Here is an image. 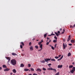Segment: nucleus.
Instances as JSON below:
<instances>
[{"instance_id": "45", "label": "nucleus", "mask_w": 75, "mask_h": 75, "mask_svg": "<svg viewBox=\"0 0 75 75\" xmlns=\"http://www.w3.org/2000/svg\"><path fill=\"white\" fill-rule=\"evenodd\" d=\"M48 66H50V65H51V64L50 63L48 64Z\"/></svg>"}, {"instance_id": "44", "label": "nucleus", "mask_w": 75, "mask_h": 75, "mask_svg": "<svg viewBox=\"0 0 75 75\" xmlns=\"http://www.w3.org/2000/svg\"><path fill=\"white\" fill-rule=\"evenodd\" d=\"M33 75H38V74L35 73H34L33 74Z\"/></svg>"}, {"instance_id": "58", "label": "nucleus", "mask_w": 75, "mask_h": 75, "mask_svg": "<svg viewBox=\"0 0 75 75\" xmlns=\"http://www.w3.org/2000/svg\"><path fill=\"white\" fill-rule=\"evenodd\" d=\"M12 74H13V73H11L10 75H12Z\"/></svg>"}, {"instance_id": "24", "label": "nucleus", "mask_w": 75, "mask_h": 75, "mask_svg": "<svg viewBox=\"0 0 75 75\" xmlns=\"http://www.w3.org/2000/svg\"><path fill=\"white\" fill-rule=\"evenodd\" d=\"M47 33L45 34L44 35V38H46V37H47Z\"/></svg>"}, {"instance_id": "49", "label": "nucleus", "mask_w": 75, "mask_h": 75, "mask_svg": "<svg viewBox=\"0 0 75 75\" xmlns=\"http://www.w3.org/2000/svg\"><path fill=\"white\" fill-rule=\"evenodd\" d=\"M41 50H42V49H41L38 50V51H41Z\"/></svg>"}, {"instance_id": "36", "label": "nucleus", "mask_w": 75, "mask_h": 75, "mask_svg": "<svg viewBox=\"0 0 75 75\" xmlns=\"http://www.w3.org/2000/svg\"><path fill=\"white\" fill-rule=\"evenodd\" d=\"M54 38L56 40H57V37H56V35H55V36L54 37Z\"/></svg>"}, {"instance_id": "7", "label": "nucleus", "mask_w": 75, "mask_h": 75, "mask_svg": "<svg viewBox=\"0 0 75 75\" xmlns=\"http://www.w3.org/2000/svg\"><path fill=\"white\" fill-rule=\"evenodd\" d=\"M50 60L51 59H50L47 58L46 59H45V62H48V61H50Z\"/></svg>"}, {"instance_id": "54", "label": "nucleus", "mask_w": 75, "mask_h": 75, "mask_svg": "<svg viewBox=\"0 0 75 75\" xmlns=\"http://www.w3.org/2000/svg\"><path fill=\"white\" fill-rule=\"evenodd\" d=\"M47 40H50V38H47Z\"/></svg>"}, {"instance_id": "3", "label": "nucleus", "mask_w": 75, "mask_h": 75, "mask_svg": "<svg viewBox=\"0 0 75 75\" xmlns=\"http://www.w3.org/2000/svg\"><path fill=\"white\" fill-rule=\"evenodd\" d=\"M63 46L64 50H65V48L67 47V45H65V44L64 43H63Z\"/></svg>"}, {"instance_id": "55", "label": "nucleus", "mask_w": 75, "mask_h": 75, "mask_svg": "<svg viewBox=\"0 0 75 75\" xmlns=\"http://www.w3.org/2000/svg\"><path fill=\"white\" fill-rule=\"evenodd\" d=\"M61 30H62V28H60L59 30V31H61Z\"/></svg>"}, {"instance_id": "34", "label": "nucleus", "mask_w": 75, "mask_h": 75, "mask_svg": "<svg viewBox=\"0 0 75 75\" xmlns=\"http://www.w3.org/2000/svg\"><path fill=\"white\" fill-rule=\"evenodd\" d=\"M42 69L44 71H46V69L44 68V67H43L42 68Z\"/></svg>"}, {"instance_id": "41", "label": "nucleus", "mask_w": 75, "mask_h": 75, "mask_svg": "<svg viewBox=\"0 0 75 75\" xmlns=\"http://www.w3.org/2000/svg\"><path fill=\"white\" fill-rule=\"evenodd\" d=\"M52 35H55V34H53V32L52 33V34H51Z\"/></svg>"}, {"instance_id": "39", "label": "nucleus", "mask_w": 75, "mask_h": 75, "mask_svg": "<svg viewBox=\"0 0 75 75\" xmlns=\"http://www.w3.org/2000/svg\"><path fill=\"white\" fill-rule=\"evenodd\" d=\"M70 28H74V27L72 25H71L70 26Z\"/></svg>"}, {"instance_id": "30", "label": "nucleus", "mask_w": 75, "mask_h": 75, "mask_svg": "<svg viewBox=\"0 0 75 75\" xmlns=\"http://www.w3.org/2000/svg\"><path fill=\"white\" fill-rule=\"evenodd\" d=\"M51 48L52 49V50H55V49H54V47L52 46H51Z\"/></svg>"}, {"instance_id": "8", "label": "nucleus", "mask_w": 75, "mask_h": 75, "mask_svg": "<svg viewBox=\"0 0 75 75\" xmlns=\"http://www.w3.org/2000/svg\"><path fill=\"white\" fill-rule=\"evenodd\" d=\"M10 71V69L8 68H6L4 70V71Z\"/></svg>"}, {"instance_id": "57", "label": "nucleus", "mask_w": 75, "mask_h": 75, "mask_svg": "<svg viewBox=\"0 0 75 75\" xmlns=\"http://www.w3.org/2000/svg\"><path fill=\"white\" fill-rule=\"evenodd\" d=\"M64 32H62V34H64Z\"/></svg>"}, {"instance_id": "6", "label": "nucleus", "mask_w": 75, "mask_h": 75, "mask_svg": "<svg viewBox=\"0 0 75 75\" xmlns=\"http://www.w3.org/2000/svg\"><path fill=\"white\" fill-rule=\"evenodd\" d=\"M62 65H58L57 66V68H62Z\"/></svg>"}, {"instance_id": "43", "label": "nucleus", "mask_w": 75, "mask_h": 75, "mask_svg": "<svg viewBox=\"0 0 75 75\" xmlns=\"http://www.w3.org/2000/svg\"><path fill=\"white\" fill-rule=\"evenodd\" d=\"M49 42H47L46 43V45H48V44H49Z\"/></svg>"}, {"instance_id": "47", "label": "nucleus", "mask_w": 75, "mask_h": 75, "mask_svg": "<svg viewBox=\"0 0 75 75\" xmlns=\"http://www.w3.org/2000/svg\"><path fill=\"white\" fill-rule=\"evenodd\" d=\"M72 44H69V45L70 46H71L72 45Z\"/></svg>"}, {"instance_id": "9", "label": "nucleus", "mask_w": 75, "mask_h": 75, "mask_svg": "<svg viewBox=\"0 0 75 75\" xmlns=\"http://www.w3.org/2000/svg\"><path fill=\"white\" fill-rule=\"evenodd\" d=\"M36 71H39V72H41V69L40 68H38L36 70Z\"/></svg>"}, {"instance_id": "28", "label": "nucleus", "mask_w": 75, "mask_h": 75, "mask_svg": "<svg viewBox=\"0 0 75 75\" xmlns=\"http://www.w3.org/2000/svg\"><path fill=\"white\" fill-rule=\"evenodd\" d=\"M35 48H36V49H38V46L36 45V46H35Z\"/></svg>"}, {"instance_id": "59", "label": "nucleus", "mask_w": 75, "mask_h": 75, "mask_svg": "<svg viewBox=\"0 0 75 75\" xmlns=\"http://www.w3.org/2000/svg\"><path fill=\"white\" fill-rule=\"evenodd\" d=\"M45 71H44L43 72V74H45Z\"/></svg>"}, {"instance_id": "14", "label": "nucleus", "mask_w": 75, "mask_h": 75, "mask_svg": "<svg viewBox=\"0 0 75 75\" xmlns=\"http://www.w3.org/2000/svg\"><path fill=\"white\" fill-rule=\"evenodd\" d=\"M71 43H74L75 42V40H71Z\"/></svg>"}, {"instance_id": "25", "label": "nucleus", "mask_w": 75, "mask_h": 75, "mask_svg": "<svg viewBox=\"0 0 75 75\" xmlns=\"http://www.w3.org/2000/svg\"><path fill=\"white\" fill-rule=\"evenodd\" d=\"M21 44H22V45L23 46H24V44L23 42H21Z\"/></svg>"}, {"instance_id": "51", "label": "nucleus", "mask_w": 75, "mask_h": 75, "mask_svg": "<svg viewBox=\"0 0 75 75\" xmlns=\"http://www.w3.org/2000/svg\"><path fill=\"white\" fill-rule=\"evenodd\" d=\"M63 41H64V42L65 41V39H63Z\"/></svg>"}, {"instance_id": "33", "label": "nucleus", "mask_w": 75, "mask_h": 75, "mask_svg": "<svg viewBox=\"0 0 75 75\" xmlns=\"http://www.w3.org/2000/svg\"><path fill=\"white\" fill-rule=\"evenodd\" d=\"M72 70H74V71H75V67H73V69H72Z\"/></svg>"}, {"instance_id": "42", "label": "nucleus", "mask_w": 75, "mask_h": 75, "mask_svg": "<svg viewBox=\"0 0 75 75\" xmlns=\"http://www.w3.org/2000/svg\"><path fill=\"white\" fill-rule=\"evenodd\" d=\"M31 44H32L31 42H30L29 43V45L30 46L31 45Z\"/></svg>"}, {"instance_id": "52", "label": "nucleus", "mask_w": 75, "mask_h": 75, "mask_svg": "<svg viewBox=\"0 0 75 75\" xmlns=\"http://www.w3.org/2000/svg\"><path fill=\"white\" fill-rule=\"evenodd\" d=\"M63 32H65V29H63Z\"/></svg>"}, {"instance_id": "31", "label": "nucleus", "mask_w": 75, "mask_h": 75, "mask_svg": "<svg viewBox=\"0 0 75 75\" xmlns=\"http://www.w3.org/2000/svg\"><path fill=\"white\" fill-rule=\"evenodd\" d=\"M59 75V72H58L56 74H55V75Z\"/></svg>"}, {"instance_id": "32", "label": "nucleus", "mask_w": 75, "mask_h": 75, "mask_svg": "<svg viewBox=\"0 0 75 75\" xmlns=\"http://www.w3.org/2000/svg\"><path fill=\"white\" fill-rule=\"evenodd\" d=\"M55 58L56 59H58V58H59V57L56 56L55 57Z\"/></svg>"}, {"instance_id": "21", "label": "nucleus", "mask_w": 75, "mask_h": 75, "mask_svg": "<svg viewBox=\"0 0 75 75\" xmlns=\"http://www.w3.org/2000/svg\"><path fill=\"white\" fill-rule=\"evenodd\" d=\"M12 54L13 55H17V54L14 53H12Z\"/></svg>"}, {"instance_id": "50", "label": "nucleus", "mask_w": 75, "mask_h": 75, "mask_svg": "<svg viewBox=\"0 0 75 75\" xmlns=\"http://www.w3.org/2000/svg\"><path fill=\"white\" fill-rule=\"evenodd\" d=\"M62 55H59V57H61Z\"/></svg>"}, {"instance_id": "5", "label": "nucleus", "mask_w": 75, "mask_h": 75, "mask_svg": "<svg viewBox=\"0 0 75 75\" xmlns=\"http://www.w3.org/2000/svg\"><path fill=\"white\" fill-rule=\"evenodd\" d=\"M71 35H69V37L68 38L67 41L68 42L70 40H71Z\"/></svg>"}, {"instance_id": "12", "label": "nucleus", "mask_w": 75, "mask_h": 75, "mask_svg": "<svg viewBox=\"0 0 75 75\" xmlns=\"http://www.w3.org/2000/svg\"><path fill=\"white\" fill-rule=\"evenodd\" d=\"M13 72V73H16L17 72V71H16V70L15 69H13L12 70Z\"/></svg>"}, {"instance_id": "62", "label": "nucleus", "mask_w": 75, "mask_h": 75, "mask_svg": "<svg viewBox=\"0 0 75 75\" xmlns=\"http://www.w3.org/2000/svg\"><path fill=\"white\" fill-rule=\"evenodd\" d=\"M34 40H35V39L34 38L33 39V41H34Z\"/></svg>"}, {"instance_id": "37", "label": "nucleus", "mask_w": 75, "mask_h": 75, "mask_svg": "<svg viewBox=\"0 0 75 75\" xmlns=\"http://www.w3.org/2000/svg\"><path fill=\"white\" fill-rule=\"evenodd\" d=\"M20 47L21 48H23V46L22 45H21Z\"/></svg>"}, {"instance_id": "15", "label": "nucleus", "mask_w": 75, "mask_h": 75, "mask_svg": "<svg viewBox=\"0 0 75 75\" xmlns=\"http://www.w3.org/2000/svg\"><path fill=\"white\" fill-rule=\"evenodd\" d=\"M40 48L42 50V44H41L40 45Z\"/></svg>"}, {"instance_id": "64", "label": "nucleus", "mask_w": 75, "mask_h": 75, "mask_svg": "<svg viewBox=\"0 0 75 75\" xmlns=\"http://www.w3.org/2000/svg\"><path fill=\"white\" fill-rule=\"evenodd\" d=\"M36 41H39V40H36Z\"/></svg>"}, {"instance_id": "53", "label": "nucleus", "mask_w": 75, "mask_h": 75, "mask_svg": "<svg viewBox=\"0 0 75 75\" xmlns=\"http://www.w3.org/2000/svg\"><path fill=\"white\" fill-rule=\"evenodd\" d=\"M2 69V68L1 67H0V70H1V69Z\"/></svg>"}, {"instance_id": "46", "label": "nucleus", "mask_w": 75, "mask_h": 75, "mask_svg": "<svg viewBox=\"0 0 75 75\" xmlns=\"http://www.w3.org/2000/svg\"><path fill=\"white\" fill-rule=\"evenodd\" d=\"M41 41H41L40 42L41 43H41H42V42H43V41H42V40Z\"/></svg>"}, {"instance_id": "17", "label": "nucleus", "mask_w": 75, "mask_h": 75, "mask_svg": "<svg viewBox=\"0 0 75 75\" xmlns=\"http://www.w3.org/2000/svg\"><path fill=\"white\" fill-rule=\"evenodd\" d=\"M71 55V53H69L67 55L68 57H70Z\"/></svg>"}, {"instance_id": "13", "label": "nucleus", "mask_w": 75, "mask_h": 75, "mask_svg": "<svg viewBox=\"0 0 75 75\" xmlns=\"http://www.w3.org/2000/svg\"><path fill=\"white\" fill-rule=\"evenodd\" d=\"M63 55H62L61 57L60 58L57 59V61H60V60H61V59H62V58H63Z\"/></svg>"}, {"instance_id": "29", "label": "nucleus", "mask_w": 75, "mask_h": 75, "mask_svg": "<svg viewBox=\"0 0 75 75\" xmlns=\"http://www.w3.org/2000/svg\"><path fill=\"white\" fill-rule=\"evenodd\" d=\"M51 61H55V60L54 59H51Z\"/></svg>"}, {"instance_id": "23", "label": "nucleus", "mask_w": 75, "mask_h": 75, "mask_svg": "<svg viewBox=\"0 0 75 75\" xmlns=\"http://www.w3.org/2000/svg\"><path fill=\"white\" fill-rule=\"evenodd\" d=\"M40 62H42V63H45V62L44 60L41 61Z\"/></svg>"}, {"instance_id": "26", "label": "nucleus", "mask_w": 75, "mask_h": 75, "mask_svg": "<svg viewBox=\"0 0 75 75\" xmlns=\"http://www.w3.org/2000/svg\"><path fill=\"white\" fill-rule=\"evenodd\" d=\"M53 42H57V41L56 40H54L53 41Z\"/></svg>"}, {"instance_id": "1", "label": "nucleus", "mask_w": 75, "mask_h": 75, "mask_svg": "<svg viewBox=\"0 0 75 75\" xmlns=\"http://www.w3.org/2000/svg\"><path fill=\"white\" fill-rule=\"evenodd\" d=\"M11 64L13 65H15L16 64V60L15 59H13L11 60Z\"/></svg>"}, {"instance_id": "60", "label": "nucleus", "mask_w": 75, "mask_h": 75, "mask_svg": "<svg viewBox=\"0 0 75 75\" xmlns=\"http://www.w3.org/2000/svg\"><path fill=\"white\" fill-rule=\"evenodd\" d=\"M51 35H48V36H51Z\"/></svg>"}, {"instance_id": "10", "label": "nucleus", "mask_w": 75, "mask_h": 75, "mask_svg": "<svg viewBox=\"0 0 75 75\" xmlns=\"http://www.w3.org/2000/svg\"><path fill=\"white\" fill-rule=\"evenodd\" d=\"M24 67V65L23 63L21 64L20 67Z\"/></svg>"}, {"instance_id": "19", "label": "nucleus", "mask_w": 75, "mask_h": 75, "mask_svg": "<svg viewBox=\"0 0 75 75\" xmlns=\"http://www.w3.org/2000/svg\"><path fill=\"white\" fill-rule=\"evenodd\" d=\"M24 71H29V69H24Z\"/></svg>"}, {"instance_id": "56", "label": "nucleus", "mask_w": 75, "mask_h": 75, "mask_svg": "<svg viewBox=\"0 0 75 75\" xmlns=\"http://www.w3.org/2000/svg\"><path fill=\"white\" fill-rule=\"evenodd\" d=\"M75 27V24H74V25H73V27Z\"/></svg>"}, {"instance_id": "18", "label": "nucleus", "mask_w": 75, "mask_h": 75, "mask_svg": "<svg viewBox=\"0 0 75 75\" xmlns=\"http://www.w3.org/2000/svg\"><path fill=\"white\" fill-rule=\"evenodd\" d=\"M2 67L3 68H7V66H6V65H3L2 66Z\"/></svg>"}, {"instance_id": "22", "label": "nucleus", "mask_w": 75, "mask_h": 75, "mask_svg": "<svg viewBox=\"0 0 75 75\" xmlns=\"http://www.w3.org/2000/svg\"><path fill=\"white\" fill-rule=\"evenodd\" d=\"M73 67V65H70L69 66V68H72Z\"/></svg>"}, {"instance_id": "38", "label": "nucleus", "mask_w": 75, "mask_h": 75, "mask_svg": "<svg viewBox=\"0 0 75 75\" xmlns=\"http://www.w3.org/2000/svg\"><path fill=\"white\" fill-rule=\"evenodd\" d=\"M38 44L39 45H41V43L40 42H39L38 43Z\"/></svg>"}, {"instance_id": "40", "label": "nucleus", "mask_w": 75, "mask_h": 75, "mask_svg": "<svg viewBox=\"0 0 75 75\" xmlns=\"http://www.w3.org/2000/svg\"><path fill=\"white\" fill-rule=\"evenodd\" d=\"M56 45H57V44H55L54 45V48H56V47H57Z\"/></svg>"}, {"instance_id": "11", "label": "nucleus", "mask_w": 75, "mask_h": 75, "mask_svg": "<svg viewBox=\"0 0 75 75\" xmlns=\"http://www.w3.org/2000/svg\"><path fill=\"white\" fill-rule=\"evenodd\" d=\"M30 50L31 51H33V46H31L30 48Z\"/></svg>"}, {"instance_id": "20", "label": "nucleus", "mask_w": 75, "mask_h": 75, "mask_svg": "<svg viewBox=\"0 0 75 75\" xmlns=\"http://www.w3.org/2000/svg\"><path fill=\"white\" fill-rule=\"evenodd\" d=\"M70 72H71V74H73L74 72V70H72L70 71Z\"/></svg>"}, {"instance_id": "48", "label": "nucleus", "mask_w": 75, "mask_h": 75, "mask_svg": "<svg viewBox=\"0 0 75 75\" xmlns=\"http://www.w3.org/2000/svg\"><path fill=\"white\" fill-rule=\"evenodd\" d=\"M57 33H58V34H59V33H60V31H58Z\"/></svg>"}, {"instance_id": "61", "label": "nucleus", "mask_w": 75, "mask_h": 75, "mask_svg": "<svg viewBox=\"0 0 75 75\" xmlns=\"http://www.w3.org/2000/svg\"><path fill=\"white\" fill-rule=\"evenodd\" d=\"M51 40H49V42H51Z\"/></svg>"}, {"instance_id": "2", "label": "nucleus", "mask_w": 75, "mask_h": 75, "mask_svg": "<svg viewBox=\"0 0 75 75\" xmlns=\"http://www.w3.org/2000/svg\"><path fill=\"white\" fill-rule=\"evenodd\" d=\"M48 70H52L54 72H57V70L55 69H53L52 68H49L47 69Z\"/></svg>"}, {"instance_id": "16", "label": "nucleus", "mask_w": 75, "mask_h": 75, "mask_svg": "<svg viewBox=\"0 0 75 75\" xmlns=\"http://www.w3.org/2000/svg\"><path fill=\"white\" fill-rule=\"evenodd\" d=\"M55 34L56 35L57 37H58V35H59V34H58V33L57 32H55Z\"/></svg>"}, {"instance_id": "63", "label": "nucleus", "mask_w": 75, "mask_h": 75, "mask_svg": "<svg viewBox=\"0 0 75 75\" xmlns=\"http://www.w3.org/2000/svg\"><path fill=\"white\" fill-rule=\"evenodd\" d=\"M28 75H32V74H29Z\"/></svg>"}, {"instance_id": "35", "label": "nucleus", "mask_w": 75, "mask_h": 75, "mask_svg": "<svg viewBox=\"0 0 75 75\" xmlns=\"http://www.w3.org/2000/svg\"><path fill=\"white\" fill-rule=\"evenodd\" d=\"M28 67H31V64H28Z\"/></svg>"}, {"instance_id": "27", "label": "nucleus", "mask_w": 75, "mask_h": 75, "mask_svg": "<svg viewBox=\"0 0 75 75\" xmlns=\"http://www.w3.org/2000/svg\"><path fill=\"white\" fill-rule=\"evenodd\" d=\"M30 70L31 71H34V69L32 68L30 69Z\"/></svg>"}, {"instance_id": "4", "label": "nucleus", "mask_w": 75, "mask_h": 75, "mask_svg": "<svg viewBox=\"0 0 75 75\" xmlns=\"http://www.w3.org/2000/svg\"><path fill=\"white\" fill-rule=\"evenodd\" d=\"M5 58L7 59H8V62H10V61L11 58L10 57H6Z\"/></svg>"}]
</instances>
